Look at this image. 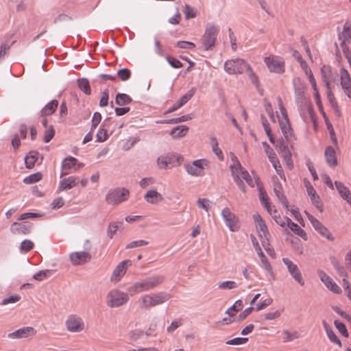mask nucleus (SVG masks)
<instances>
[{
	"label": "nucleus",
	"mask_w": 351,
	"mask_h": 351,
	"mask_svg": "<svg viewBox=\"0 0 351 351\" xmlns=\"http://www.w3.org/2000/svg\"><path fill=\"white\" fill-rule=\"evenodd\" d=\"M171 295L166 292L147 294L138 298V304L141 309H149L168 301Z\"/></svg>",
	"instance_id": "1"
},
{
	"label": "nucleus",
	"mask_w": 351,
	"mask_h": 351,
	"mask_svg": "<svg viewBox=\"0 0 351 351\" xmlns=\"http://www.w3.org/2000/svg\"><path fill=\"white\" fill-rule=\"evenodd\" d=\"M128 294V292L125 293L117 289H112L106 295V305L110 308L119 307L129 300Z\"/></svg>",
	"instance_id": "2"
},
{
	"label": "nucleus",
	"mask_w": 351,
	"mask_h": 351,
	"mask_svg": "<svg viewBox=\"0 0 351 351\" xmlns=\"http://www.w3.org/2000/svg\"><path fill=\"white\" fill-rule=\"evenodd\" d=\"M219 29L213 24H208L205 33L201 38L202 45L206 50L212 49L215 45Z\"/></svg>",
	"instance_id": "3"
},
{
	"label": "nucleus",
	"mask_w": 351,
	"mask_h": 351,
	"mask_svg": "<svg viewBox=\"0 0 351 351\" xmlns=\"http://www.w3.org/2000/svg\"><path fill=\"white\" fill-rule=\"evenodd\" d=\"M130 195V191L125 188H117L110 190L106 197L108 204L115 205L125 201Z\"/></svg>",
	"instance_id": "4"
},
{
	"label": "nucleus",
	"mask_w": 351,
	"mask_h": 351,
	"mask_svg": "<svg viewBox=\"0 0 351 351\" xmlns=\"http://www.w3.org/2000/svg\"><path fill=\"white\" fill-rule=\"evenodd\" d=\"M183 160V157L179 154L167 153L160 156L157 159L158 165L161 169H167L171 167H174L176 164H180V161Z\"/></svg>",
	"instance_id": "5"
},
{
	"label": "nucleus",
	"mask_w": 351,
	"mask_h": 351,
	"mask_svg": "<svg viewBox=\"0 0 351 351\" xmlns=\"http://www.w3.org/2000/svg\"><path fill=\"white\" fill-rule=\"evenodd\" d=\"M245 61L243 59L237 58L235 60H230L225 62L224 69L230 75L242 73L247 66Z\"/></svg>",
	"instance_id": "6"
},
{
	"label": "nucleus",
	"mask_w": 351,
	"mask_h": 351,
	"mask_svg": "<svg viewBox=\"0 0 351 351\" xmlns=\"http://www.w3.org/2000/svg\"><path fill=\"white\" fill-rule=\"evenodd\" d=\"M269 71L276 73H282L285 71V61L280 56L271 55L264 60Z\"/></svg>",
	"instance_id": "7"
},
{
	"label": "nucleus",
	"mask_w": 351,
	"mask_h": 351,
	"mask_svg": "<svg viewBox=\"0 0 351 351\" xmlns=\"http://www.w3.org/2000/svg\"><path fill=\"white\" fill-rule=\"evenodd\" d=\"M66 330L71 332H80L85 328L82 318L77 315H70L65 321Z\"/></svg>",
	"instance_id": "8"
},
{
	"label": "nucleus",
	"mask_w": 351,
	"mask_h": 351,
	"mask_svg": "<svg viewBox=\"0 0 351 351\" xmlns=\"http://www.w3.org/2000/svg\"><path fill=\"white\" fill-rule=\"evenodd\" d=\"M208 161L204 159L194 160L191 163L184 164V167L186 172L193 176H202L204 175V166H206Z\"/></svg>",
	"instance_id": "9"
},
{
	"label": "nucleus",
	"mask_w": 351,
	"mask_h": 351,
	"mask_svg": "<svg viewBox=\"0 0 351 351\" xmlns=\"http://www.w3.org/2000/svg\"><path fill=\"white\" fill-rule=\"evenodd\" d=\"M308 220L311 221L313 228L320 234L322 237L326 238L328 241H333L334 237L332 235L328 229L324 226L317 219L314 217L312 215L305 211Z\"/></svg>",
	"instance_id": "10"
},
{
	"label": "nucleus",
	"mask_w": 351,
	"mask_h": 351,
	"mask_svg": "<svg viewBox=\"0 0 351 351\" xmlns=\"http://www.w3.org/2000/svg\"><path fill=\"white\" fill-rule=\"evenodd\" d=\"M221 215L225 221L226 225L228 227L230 231L234 232L239 229L238 218L231 212L230 208H225L221 211Z\"/></svg>",
	"instance_id": "11"
},
{
	"label": "nucleus",
	"mask_w": 351,
	"mask_h": 351,
	"mask_svg": "<svg viewBox=\"0 0 351 351\" xmlns=\"http://www.w3.org/2000/svg\"><path fill=\"white\" fill-rule=\"evenodd\" d=\"M282 261L287 267L289 274L295 279V280L297 281L301 286H304V282L302 279V274L298 267L287 258H283Z\"/></svg>",
	"instance_id": "12"
},
{
	"label": "nucleus",
	"mask_w": 351,
	"mask_h": 351,
	"mask_svg": "<svg viewBox=\"0 0 351 351\" xmlns=\"http://www.w3.org/2000/svg\"><path fill=\"white\" fill-rule=\"evenodd\" d=\"M32 223L29 221L14 222L10 228L13 234H28L31 232Z\"/></svg>",
	"instance_id": "13"
},
{
	"label": "nucleus",
	"mask_w": 351,
	"mask_h": 351,
	"mask_svg": "<svg viewBox=\"0 0 351 351\" xmlns=\"http://www.w3.org/2000/svg\"><path fill=\"white\" fill-rule=\"evenodd\" d=\"M131 265L132 262L130 260L121 261L114 269L110 278V280L114 282H119L125 275L128 266Z\"/></svg>",
	"instance_id": "14"
},
{
	"label": "nucleus",
	"mask_w": 351,
	"mask_h": 351,
	"mask_svg": "<svg viewBox=\"0 0 351 351\" xmlns=\"http://www.w3.org/2000/svg\"><path fill=\"white\" fill-rule=\"evenodd\" d=\"M317 274L321 281L324 282L326 287L330 291L335 293H340L341 292V288L324 271L318 270Z\"/></svg>",
	"instance_id": "15"
},
{
	"label": "nucleus",
	"mask_w": 351,
	"mask_h": 351,
	"mask_svg": "<svg viewBox=\"0 0 351 351\" xmlns=\"http://www.w3.org/2000/svg\"><path fill=\"white\" fill-rule=\"evenodd\" d=\"M69 258L73 265H80L90 261L91 255L87 252H76L71 253Z\"/></svg>",
	"instance_id": "16"
},
{
	"label": "nucleus",
	"mask_w": 351,
	"mask_h": 351,
	"mask_svg": "<svg viewBox=\"0 0 351 351\" xmlns=\"http://www.w3.org/2000/svg\"><path fill=\"white\" fill-rule=\"evenodd\" d=\"M341 85L345 93L351 98V77L348 71L345 68H341L340 71Z\"/></svg>",
	"instance_id": "17"
},
{
	"label": "nucleus",
	"mask_w": 351,
	"mask_h": 351,
	"mask_svg": "<svg viewBox=\"0 0 351 351\" xmlns=\"http://www.w3.org/2000/svg\"><path fill=\"white\" fill-rule=\"evenodd\" d=\"M165 276L162 275H154L145 278L147 289L149 290L153 289L160 285L165 281Z\"/></svg>",
	"instance_id": "18"
},
{
	"label": "nucleus",
	"mask_w": 351,
	"mask_h": 351,
	"mask_svg": "<svg viewBox=\"0 0 351 351\" xmlns=\"http://www.w3.org/2000/svg\"><path fill=\"white\" fill-rule=\"evenodd\" d=\"M335 185L341 197L351 206V192L342 182H335Z\"/></svg>",
	"instance_id": "19"
},
{
	"label": "nucleus",
	"mask_w": 351,
	"mask_h": 351,
	"mask_svg": "<svg viewBox=\"0 0 351 351\" xmlns=\"http://www.w3.org/2000/svg\"><path fill=\"white\" fill-rule=\"evenodd\" d=\"M279 125L281 131L285 136V138L288 141L293 136V129L291 127V124L289 119H282L279 120Z\"/></svg>",
	"instance_id": "20"
},
{
	"label": "nucleus",
	"mask_w": 351,
	"mask_h": 351,
	"mask_svg": "<svg viewBox=\"0 0 351 351\" xmlns=\"http://www.w3.org/2000/svg\"><path fill=\"white\" fill-rule=\"evenodd\" d=\"M145 199L152 204H156L163 200V197L160 193L156 190H149L144 195Z\"/></svg>",
	"instance_id": "21"
},
{
	"label": "nucleus",
	"mask_w": 351,
	"mask_h": 351,
	"mask_svg": "<svg viewBox=\"0 0 351 351\" xmlns=\"http://www.w3.org/2000/svg\"><path fill=\"white\" fill-rule=\"evenodd\" d=\"M325 158L329 166L335 167L337 165L335 150L332 146L326 147L325 150Z\"/></svg>",
	"instance_id": "22"
},
{
	"label": "nucleus",
	"mask_w": 351,
	"mask_h": 351,
	"mask_svg": "<svg viewBox=\"0 0 351 351\" xmlns=\"http://www.w3.org/2000/svg\"><path fill=\"white\" fill-rule=\"evenodd\" d=\"M78 178L75 176H70L64 178L60 182L59 189L60 191L71 189L77 185Z\"/></svg>",
	"instance_id": "23"
},
{
	"label": "nucleus",
	"mask_w": 351,
	"mask_h": 351,
	"mask_svg": "<svg viewBox=\"0 0 351 351\" xmlns=\"http://www.w3.org/2000/svg\"><path fill=\"white\" fill-rule=\"evenodd\" d=\"M145 280L136 282L128 289V292L130 295H133L137 293L147 291Z\"/></svg>",
	"instance_id": "24"
},
{
	"label": "nucleus",
	"mask_w": 351,
	"mask_h": 351,
	"mask_svg": "<svg viewBox=\"0 0 351 351\" xmlns=\"http://www.w3.org/2000/svg\"><path fill=\"white\" fill-rule=\"evenodd\" d=\"M322 324L324 328H325L326 332L327 334V336L328 339L333 343H337L339 346L341 347V341L339 340V339L337 337L334 331L332 330V328L330 326L329 324H327V322L325 320L322 321Z\"/></svg>",
	"instance_id": "25"
},
{
	"label": "nucleus",
	"mask_w": 351,
	"mask_h": 351,
	"mask_svg": "<svg viewBox=\"0 0 351 351\" xmlns=\"http://www.w3.org/2000/svg\"><path fill=\"white\" fill-rule=\"evenodd\" d=\"M339 38L343 45L351 38V21L345 23L343 32L339 35Z\"/></svg>",
	"instance_id": "26"
},
{
	"label": "nucleus",
	"mask_w": 351,
	"mask_h": 351,
	"mask_svg": "<svg viewBox=\"0 0 351 351\" xmlns=\"http://www.w3.org/2000/svg\"><path fill=\"white\" fill-rule=\"evenodd\" d=\"M189 131V127L186 125H178L172 129L170 135L173 138H180L184 136Z\"/></svg>",
	"instance_id": "27"
},
{
	"label": "nucleus",
	"mask_w": 351,
	"mask_h": 351,
	"mask_svg": "<svg viewBox=\"0 0 351 351\" xmlns=\"http://www.w3.org/2000/svg\"><path fill=\"white\" fill-rule=\"evenodd\" d=\"M274 193L281 204L287 208H289V202L282 191L280 184H276L274 189Z\"/></svg>",
	"instance_id": "28"
},
{
	"label": "nucleus",
	"mask_w": 351,
	"mask_h": 351,
	"mask_svg": "<svg viewBox=\"0 0 351 351\" xmlns=\"http://www.w3.org/2000/svg\"><path fill=\"white\" fill-rule=\"evenodd\" d=\"M306 191L309 196H311L313 204L322 211L321 206L319 205V197L316 195V191L311 184L308 182V185H306Z\"/></svg>",
	"instance_id": "29"
},
{
	"label": "nucleus",
	"mask_w": 351,
	"mask_h": 351,
	"mask_svg": "<svg viewBox=\"0 0 351 351\" xmlns=\"http://www.w3.org/2000/svg\"><path fill=\"white\" fill-rule=\"evenodd\" d=\"M321 74L326 88H328V86H330V78L332 76L331 67L329 65H324L321 68Z\"/></svg>",
	"instance_id": "30"
},
{
	"label": "nucleus",
	"mask_w": 351,
	"mask_h": 351,
	"mask_svg": "<svg viewBox=\"0 0 351 351\" xmlns=\"http://www.w3.org/2000/svg\"><path fill=\"white\" fill-rule=\"evenodd\" d=\"M58 105V101L53 99L49 102L41 110L42 116H47L52 114L56 110Z\"/></svg>",
	"instance_id": "31"
},
{
	"label": "nucleus",
	"mask_w": 351,
	"mask_h": 351,
	"mask_svg": "<svg viewBox=\"0 0 351 351\" xmlns=\"http://www.w3.org/2000/svg\"><path fill=\"white\" fill-rule=\"evenodd\" d=\"M38 152L31 151L25 158V166L27 169H32L38 158Z\"/></svg>",
	"instance_id": "32"
},
{
	"label": "nucleus",
	"mask_w": 351,
	"mask_h": 351,
	"mask_svg": "<svg viewBox=\"0 0 351 351\" xmlns=\"http://www.w3.org/2000/svg\"><path fill=\"white\" fill-rule=\"evenodd\" d=\"M278 147L286 162L291 161V154L283 140L280 141Z\"/></svg>",
	"instance_id": "33"
},
{
	"label": "nucleus",
	"mask_w": 351,
	"mask_h": 351,
	"mask_svg": "<svg viewBox=\"0 0 351 351\" xmlns=\"http://www.w3.org/2000/svg\"><path fill=\"white\" fill-rule=\"evenodd\" d=\"M132 98L127 94L118 93L116 95L115 103L119 106H124L132 102Z\"/></svg>",
	"instance_id": "34"
},
{
	"label": "nucleus",
	"mask_w": 351,
	"mask_h": 351,
	"mask_svg": "<svg viewBox=\"0 0 351 351\" xmlns=\"http://www.w3.org/2000/svg\"><path fill=\"white\" fill-rule=\"evenodd\" d=\"M77 160L75 158L69 156L63 160L62 162V169L63 170H69L77 165Z\"/></svg>",
	"instance_id": "35"
},
{
	"label": "nucleus",
	"mask_w": 351,
	"mask_h": 351,
	"mask_svg": "<svg viewBox=\"0 0 351 351\" xmlns=\"http://www.w3.org/2000/svg\"><path fill=\"white\" fill-rule=\"evenodd\" d=\"M243 302L241 300H237L234 304L230 307L226 312L230 317H233L236 313L242 309Z\"/></svg>",
	"instance_id": "36"
},
{
	"label": "nucleus",
	"mask_w": 351,
	"mask_h": 351,
	"mask_svg": "<svg viewBox=\"0 0 351 351\" xmlns=\"http://www.w3.org/2000/svg\"><path fill=\"white\" fill-rule=\"evenodd\" d=\"M289 228L295 234L301 237L304 240L306 241L308 239L306 232L303 229H302L297 223H291Z\"/></svg>",
	"instance_id": "37"
},
{
	"label": "nucleus",
	"mask_w": 351,
	"mask_h": 351,
	"mask_svg": "<svg viewBox=\"0 0 351 351\" xmlns=\"http://www.w3.org/2000/svg\"><path fill=\"white\" fill-rule=\"evenodd\" d=\"M21 339L27 338L29 337L34 336L37 331L36 330L31 326H25L21 328H19Z\"/></svg>",
	"instance_id": "38"
},
{
	"label": "nucleus",
	"mask_w": 351,
	"mask_h": 351,
	"mask_svg": "<svg viewBox=\"0 0 351 351\" xmlns=\"http://www.w3.org/2000/svg\"><path fill=\"white\" fill-rule=\"evenodd\" d=\"M79 88L86 95H90L91 90L87 79L82 78L77 80Z\"/></svg>",
	"instance_id": "39"
},
{
	"label": "nucleus",
	"mask_w": 351,
	"mask_h": 351,
	"mask_svg": "<svg viewBox=\"0 0 351 351\" xmlns=\"http://www.w3.org/2000/svg\"><path fill=\"white\" fill-rule=\"evenodd\" d=\"M195 88H192L190 89L186 94H184L181 98L178 101V106H184L195 95Z\"/></svg>",
	"instance_id": "40"
},
{
	"label": "nucleus",
	"mask_w": 351,
	"mask_h": 351,
	"mask_svg": "<svg viewBox=\"0 0 351 351\" xmlns=\"http://www.w3.org/2000/svg\"><path fill=\"white\" fill-rule=\"evenodd\" d=\"M43 175L40 172H36L31 174L23 179V182L25 184H33L40 181L42 179Z\"/></svg>",
	"instance_id": "41"
},
{
	"label": "nucleus",
	"mask_w": 351,
	"mask_h": 351,
	"mask_svg": "<svg viewBox=\"0 0 351 351\" xmlns=\"http://www.w3.org/2000/svg\"><path fill=\"white\" fill-rule=\"evenodd\" d=\"M191 119H192V116L191 114H185V115L181 116L178 118H173V119L164 121L162 123L174 124V123L187 121L189 120H191Z\"/></svg>",
	"instance_id": "42"
},
{
	"label": "nucleus",
	"mask_w": 351,
	"mask_h": 351,
	"mask_svg": "<svg viewBox=\"0 0 351 351\" xmlns=\"http://www.w3.org/2000/svg\"><path fill=\"white\" fill-rule=\"evenodd\" d=\"M250 239H251L252 243L253 244V246L254 247V250L257 252L259 258H261V260L264 259V258H265L266 256L262 252L261 246L259 245L258 242L256 240L255 236L254 234H250Z\"/></svg>",
	"instance_id": "43"
},
{
	"label": "nucleus",
	"mask_w": 351,
	"mask_h": 351,
	"mask_svg": "<svg viewBox=\"0 0 351 351\" xmlns=\"http://www.w3.org/2000/svg\"><path fill=\"white\" fill-rule=\"evenodd\" d=\"M234 158L235 159H237L236 156H234ZM230 170H231L232 175H233V172H234V173H236V174L241 176L242 171H243L245 170V169L242 167L239 161L236 160L235 162L230 166Z\"/></svg>",
	"instance_id": "44"
},
{
	"label": "nucleus",
	"mask_w": 351,
	"mask_h": 351,
	"mask_svg": "<svg viewBox=\"0 0 351 351\" xmlns=\"http://www.w3.org/2000/svg\"><path fill=\"white\" fill-rule=\"evenodd\" d=\"M263 146L265 147V151L268 156V158L271 162H274L276 160V154L274 152V150L269 147V145L266 143L263 142Z\"/></svg>",
	"instance_id": "45"
},
{
	"label": "nucleus",
	"mask_w": 351,
	"mask_h": 351,
	"mask_svg": "<svg viewBox=\"0 0 351 351\" xmlns=\"http://www.w3.org/2000/svg\"><path fill=\"white\" fill-rule=\"evenodd\" d=\"M256 228L259 229L261 232H263V235L260 234L259 237L261 238L263 237V236L265 237V239H267V238H269L270 234L268 231L266 223L264 221L259 222L257 223Z\"/></svg>",
	"instance_id": "46"
},
{
	"label": "nucleus",
	"mask_w": 351,
	"mask_h": 351,
	"mask_svg": "<svg viewBox=\"0 0 351 351\" xmlns=\"http://www.w3.org/2000/svg\"><path fill=\"white\" fill-rule=\"evenodd\" d=\"M334 324L336 327V328L339 330V332L345 337H349V333L348 332V330L346 328V325L339 322L338 320H335Z\"/></svg>",
	"instance_id": "47"
},
{
	"label": "nucleus",
	"mask_w": 351,
	"mask_h": 351,
	"mask_svg": "<svg viewBox=\"0 0 351 351\" xmlns=\"http://www.w3.org/2000/svg\"><path fill=\"white\" fill-rule=\"evenodd\" d=\"M122 226L121 222H114L109 225L108 228V235L112 239L113 235L116 233L117 230Z\"/></svg>",
	"instance_id": "48"
},
{
	"label": "nucleus",
	"mask_w": 351,
	"mask_h": 351,
	"mask_svg": "<svg viewBox=\"0 0 351 351\" xmlns=\"http://www.w3.org/2000/svg\"><path fill=\"white\" fill-rule=\"evenodd\" d=\"M247 72V74L251 80L252 83L255 84L256 86H258V78L256 76V75L254 73L252 68L249 64H247V66L245 69Z\"/></svg>",
	"instance_id": "49"
},
{
	"label": "nucleus",
	"mask_w": 351,
	"mask_h": 351,
	"mask_svg": "<svg viewBox=\"0 0 351 351\" xmlns=\"http://www.w3.org/2000/svg\"><path fill=\"white\" fill-rule=\"evenodd\" d=\"M117 76L122 81H126L130 79L131 76V72L128 69H121L117 71Z\"/></svg>",
	"instance_id": "50"
},
{
	"label": "nucleus",
	"mask_w": 351,
	"mask_h": 351,
	"mask_svg": "<svg viewBox=\"0 0 351 351\" xmlns=\"http://www.w3.org/2000/svg\"><path fill=\"white\" fill-rule=\"evenodd\" d=\"M218 287L220 289H232L237 287V285L234 281H224L218 285Z\"/></svg>",
	"instance_id": "51"
},
{
	"label": "nucleus",
	"mask_w": 351,
	"mask_h": 351,
	"mask_svg": "<svg viewBox=\"0 0 351 351\" xmlns=\"http://www.w3.org/2000/svg\"><path fill=\"white\" fill-rule=\"evenodd\" d=\"M148 243H149V242L147 241H145V240L134 241H132L130 243H128L126 245L125 248L126 249H132V248H134V247H142L144 245H147Z\"/></svg>",
	"instance_id": "52"
},
{
	"label": "nucleus",
	"mask_w": 351,
	"mask_h": 351,
	"mask_svg": "<svg viewBox=\"0 0 351 351\" xmlns=\"http://www.w3.org/2000/svg\"><path fill=\"white\" fill-rule=\"evenodd\" d=\"M55 130L53 125H50L49 128H47L45 131L44 136V141L45 143H49L54 136Z\"/></svg>",
	"instance_id": "53"
},
{
	"label": "nucleus",
	"mask_w": 351,
	"mask_h": 351,
	"mask_svg": "<svg viewBox=\"0 0 351 351\" xmlns=\"http://www.w3.org/2000/svg\"><path fill=\"white\" fill-rule=\"evenodd\" d=\"M248 341L246 337H236L228 340L226 342L228 345H241L245 343Z\"/></svg>",
	"instance_id": "54"
},
{
	"label": "nucleus",
	"mask_w": 351,
	"mask_h": 351,
	"mask_svg": "<svg viewBox=\"0 0 351 351\" xmlns=\"http://www.w3.org/2000/svg\"><path fill=\"white\" fill-rule=\"evenodd\" d=\"M34 247V243L30 240H24L21 243L20 249L21 251L29 252Z\"/></svg>",
	"instance_id": "55"
},
{
	"label": "nucleus",
	"mask_w": 351,
	"mask_h": 351,
	"mask_svg": "<svg viewBox=\"0 0 351 351\" xmlns=\"http://www.w3.org/2000/svg\"><path fill=\"white\" fill-rule=\"evenodd\" d=\"M108 136L107 130L106 129L101 128L96 135V141L104 142L107 139Z\"/></svg>",
	"instance_id": "56"
},
{
	"label": "nucleus",
	"mask_w": 351,
	"mask_h": 351,
	"mask_svg": "<svg viewBox=\"0 0 351 351\" xmlns=\"http://www.w3.org/2000/svg\"><path fill=\"white\" fill-rule=\"evenodd\" d=\"M101 120V115L99 112H96L94 113L93 119H92V125H91V131H94V130L97 127L99 123Z\"/></svg>",
	"instance_id": "57"
},
{
	"label": "nucleus",
	"mask_w": 351,
	"mask_h": 351,
	"mask_svg": "<svg viewBox=\"0 0 351 351\" xmlns=\"http://www.w3.org/2000/svg\"><path fill=\"white\" fill-rule=\"evenodd\" d=\"M282 312H283V309H280V310H276L274 312L266 313L265 315V319L267 320L276 319L281 315Z\"/></svg>",
	"instance_id": "58"
},
{
	"label": "nucleus",
	"mask_w": 351,
	"mask_h": 351,
	"mask_svg": "<svg viewBox=\"0 0 351 351\" xmlns=\"http://www.w3.org/2000/svg\"><path fill=\"white\" fill-rule=\"evenodd\" d=\"M283 333L286 335V338L285 339L284 341H291L295 339H298L300 337V335L298 332H294L293 333H291L289 330H283Z\"/></svg>",
	"instance_id": "59"
},
{
	"label": "nucleus",
	"mask_w": 351,
	"mask_h": 351,
	"mask_svg": "<svg viewBox=\"0 0 351 351\" xmlns=\"http://www.w3.org/2000/svg\"><path fill=\"white\" fill-rule=\"evenodd\" d=\"M50 273L51 271L47 269L39 271L33 276V278L36 280L41 281L43 279L46 278L47 277V275Z\"/></svg>",
	"instance_id": "60"
},
{
	"label": "nucleus",
	"mask_w": 351,
	"mask_h": 351,
	"mask_svg": "<svg viewBox=\"0 0 351 351\" xmlns=\"http://www.w3.org/2000/svg\"><path fill=\"white\" fill-rule=\"evenodd\" d=\"M109 93L108 89H105L101 93V97L99 101V106L101 107L106 106L108 104Z\"/></svg>",
	"instance_id": "61"
},
{
	"label": "nucleus",
	"mask_w": 351,
	"mask_h": 351,
	"mask_svg": "<svg viewBox=\"0 0 351 351\" xmlns=\"http://www.w3.org/2000/svg\"><path fill=\"white\" fill-rule=\"evenodd\" d=\"M271 216L272 217V218L274 219V220L275 221V222L277 224H278L281 227H285V221L282 220V219L281 218L280 215L278 213V211L276 209L274 210V211L272 213V215H271Z\"/></svg>",
	"instance_id": "62"
},
{
	"label": "nucleus",
	"mask_w": 351,
	"mask_h": 351,
	"mask_svg": "<svg viewBox=\"0 0 351 351\" xmlns=\"http://www.w3.org/2000/svg\"><path fill=\"white\" fill-rule=\"evenodd\" d=\"M209 203H210V200H208V199H205V198H204V199L199 198L197 201V204L199 208H203L206 212L208 211L209 208H210Z\"/></svg>",
	"instance_id": "63"
},
{
	"label": "nucleus",
	"mask_w": 351,
	"mask_h": 351,
	"mask_svg": "<svg viewBox=\"0 0 351 351\" xmlns=\"http://www.w3.org/2000/svg\"><path fill=\"white\" fill-rule=\"evenodd\" d=\"M166 59H167V62H169V64L173 68L178 69V68H181L182 66V64L181 63V62H180L178 60L174 58L167 56L166 58Z\"/></svg>",
	"instance_id": "64"
}]
</instances>
